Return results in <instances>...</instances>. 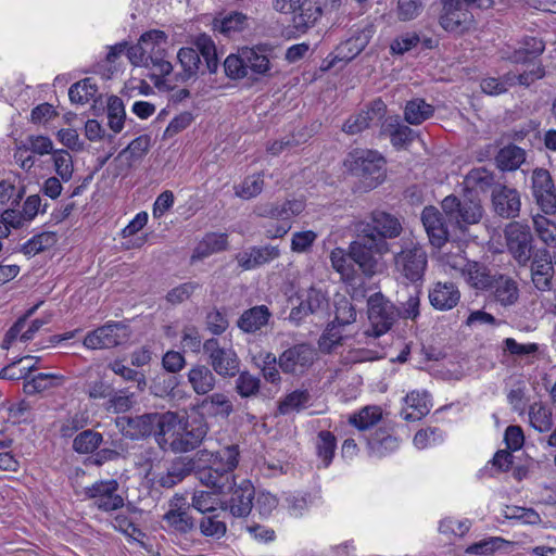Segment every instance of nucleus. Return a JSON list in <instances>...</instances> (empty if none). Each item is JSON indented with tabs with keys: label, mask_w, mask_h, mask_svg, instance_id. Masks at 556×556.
Segmentation results:
<instances>
[{
	"label": "nucleus",
	"mask_w": 556,
	"mask_h": 556,
	"mask_svg": "<svg viewBox=\"0 0 556 556\" xmlns=\"http://www.w3.org/2000/svg\"><path fill=\"white\" fill-rule=\"evenodd\" d=\"M239 446L231 444L217 452L200 450L195 453V476L214 493L224 494L235 480L233 471L239 464Z\"/></svg>",
	"instance_id": "obj_1"
},
{
	"label": "nucleus",
	"mask_w": 556,
	"mask_h": 556,
	"mask_svg": "<svg viewBox=\"0 0 556 556\" xmlns=\"http://www.w3.org/2000/svg\"><path fill=\"white\" fill-rule=\"evenodd\" d=\"M271 48L267 43L239 48L224 61L225 75L233 80L248 78L257 81L269 75Z\"/></svg>",
	"instance_id": "obj_2"
},
{
	"label": "nucleus",
	"mask_w": 556,
	"mask_h": 556,
	"mask_svg": "<svg viewBox=\"0 0 556 556\" xmlns=\"http://www.w3.org/2000/svg\"><path fill=\"white\" fill-rule=\"evenodd\" d=\"M386 159L377 151L353 149L344 160L348 172L358 179L356 189L368 192L380 186L387 177Z\"/></svg>",
	"instance_id": "obj_3"
},
{
	"label": "nucleus",
	"mask_w": 556,
	"mask_h": 556,
	"mask_svg": "<svg viewBox=\"0 0 556 556\" xmlns=\"http://www.w3.org/2000/svg\"><path fill=\"white\" fill-rule=\"evenodd\" d=\"M363 237L377 245L382 252H391L389 240L396 239L403 232V225L394 214L382 210H374L366 222L361 223Z\"/></svg>",
	"instance_id": "obj_4"
},
{
	"label": "nucleus",
	"mask_w": 556,
	"mask_h": 556,
	"mask_svg": "<svg viewBox=\"0 0 556 556\" xmlns=\"http://www.w3.org/2000/svg\"><path fill=\"white\" fill-rule=\"evenodd\" d=\"M394 267L403 279L421 287L428 267V254L418 242H403L401 251L394 253Z\"/></svg>",
	"instance_id": "obj_5"
},
{
	"label": "nucleus",
	"mask_w": 556,
	"mask_h": 556,
	"mask_svg": "<svg viewBox=\"0 0 556 556\" xmlns=\"http://www.w3.org/2000/svg\"><path fill=\"white\" fill-rule=\"evenodd\" d=\"M441 207L448 222L457 228L465 230L468 225L478 224L483 216V207L478 198L472 197L471 191L459 198L455 194L445 197Z\"/></svg>",
	"instance_id": "obj_6"
},
{
	"label": "nucleus",
	"mask_w": 556,
	"mask_h": 556,
	"mask_svg": "<svg viewBox=\"0 0 556 556\" xmlns=\"http://www.w3.org/2000/svg\"><path fill=\"white\" fill-rule=\"evenodd\" d=\"M367 307L371 329L366 333L379 338L387 333L397 319L396 306L381 292H376L368 298Z\"/></svg>",
	"instance_id": "obj_7"
},
{
	"label": "nucleus",
	"mask_w": 556,
	"mask_h": 556,
	"mask_svg": "<svg viewBox=\"0 0 556 556\" xmlns=\"http://www.w3.org/2000/svg\"><path fill=\"white\" fill-rule=\"evenodd\" d=\"M203 353L207 357V365L223 378H233L239 372L240 358L232 348L220 346L216 338L203 342Z\"/></svg>",
	"instance_id": "obj_8"
},
{
	"label": "nucleus",
	"mask_w": 556,
	"mask_h": 556,
	"mask_svg": "<svg viewBox=\"0 0 556 556\" xmlns=\"http://www.w3.org/2000/svg\"><path fill=\"white\" fill-rule=\"evenodd\" d=\"M506 247L509 254L521 267L528 266L533 254V235L528 225L514 222L504 230Z\"/></svg>",
	"instance_id": "obj_9"
},
{
	"label": "nucleus",
	"mask_w": 556,
	"mask_h": 556,
	"mask_svg": "<svg viewBox=\"0 0 556 556\" xmlns=\"http://www.w3.org/2000/svg\"><path fill=\"white\" fill-rule=\"evenodd\" d=\"M130 327L124 321H108L88 332L84 339L87 349H112L126 343L131 337Z\"/></svg>",
	"instance_id": "obj_10"
},
{
	"label": "nucleus",
	"mask_w": 556,
	"mask_h": 556,
	"mask_svg": "<svg viewBox=\"0 0 556 556\" xmlns=\"http://www.w3.org/2000/svg\"><path fill=\"white\" fill-rule=\"evenodd\" d=\"M208 429V424L203 416H186L176 440L169 441V450L174 453H187L195 450L206 438Z\"/></svg>",
	"instance_id": "obj_11"
},
{
	"label": "nucleus",
	"mask_w": 556,
	"mask_h": 556,
	"mask_svg": "<svg viewBox=\"0 0 556 556\" xmlns=\"http://www.w3.org/2000/svg\"><path fill=\"white\" fill-rule=\"evenodd\" d=\"M223 495H228V497L220 500L222 509L229 510L237 518L250 515L255 498V489L250 480L243 479L239 484L235 480L231 481V488L226 489V493Z\"/></svg>",
	"instance_id": "obj_12"
},
{
	"label": "nucleus",
	"mask_w": 556,
	"mask_h": 556,
	"mask_svg": "<svg viewBox=\"0 0 556 556\" xmlns=\"http://www.w3.org/2000/svg\"><path fill=\"white\" fill-rule=\"evenodd\" d=\"M467 0H441L440 26L448 33L464 34L473 24V15L466 5Z\"/></svg>",
	"instance_id": "obj_13"
},
{
	"label": "nucleus",
	"mask_w": 556,
	"mask_h": 556,
	"mask_svg": "<svg viewBox=\"0 0 556 556\" xmlns=\"http://www.w3.org/2000/svg\"><path fill=\"white\" fill-rule=\"evenodd\" d=\"M531 194L544 214L554 215L556 213V186L547 169L536 167L532 170Z\"/></svg>",
	"instance_id": "obj_14"
},
{
	"label": "nucleus",
	"mask_w": 556,
	"mask_h": 556,
	"mask_svg": "<svg viewBox=\"0 0 556 556\" xmlns=\"http://www.w3.org/2000/svg\"><path fill=\"white\" fill-rule=\"evenodd\" d=\"M351 257L354 266L357 265L358 269L366 277H372L378 273V257L388 252H382L377 245H374L368 238L363 237L359 231L357 238L350 243Z\"/></svg>",
	"instance_id": "obj_15"
},
{
	"label": "nucleus",
	"mask_w": 556,
	"mask_h": 556,
	"mask_svg": "<svg viewBox=\"0 0 556 556\" xmlns=\"http://www.w3.org/2000/svg\"><path fill=\"white\" fill-rule=\"evenodd\" d=\"M370 457L383 458L400 447V439L394 433L391 421L382 422L374 432L363 434Z\"/></svg>",
	"instance_id": "obj_16"
},
{
	"label": "nucleus",
	"mask_w": 556,
	"mask_h": 556,
	"mask_svg": "<svg viewBox=\"0 0 556 556\" xmlns=\"http://www.w3.org/2000/svg\"><path fill=\"white\" fill-rule=\"evenodd\" d=\"M119 484L115 479L100 480L85 488V495L94 501L102 511L117 510L124 506V498L117 493Z\"/></svg>",
	"instance_id": "obj_17"
},
{
	"label": "nucleus",
	"mask_w": 556,
	"mask_h": 556,
	"mask_svg": "<svg viewBox=\"0 0 556 556\" xmlns=\"http://www.w3.org/2000/svg\"><path fill=\"white\" fill-rule=\"evenodd\" d=\"M115 426L123 437L131 441L144 440L155 431V413H144L136 416H119Z\"/></svg>",
	"instance_id": "obj_18"
},
{
	"label": "nucleus",
	"mask_w": 556,
	"mask_h": 556,
	"mask_svg": "<svg viewBox=\"0 0 556 556\" xmlns=\"http://www.w3.org/2000/svg\"><path fill=\"white\" fill-rule=\"evenodd\" d=\"M314 349L308 343L294 344L278 357V366L283 374L303 372L314 362Z\"/></svg>",
	"instance_id": "obj_19"
},
{
	"label": "nucleus",
	"mask_w": 556,
	"mask_h": 556,
	"mask_svg": "<svg viewBox=\"0 0 556 556\" xmlns=\"http://www.w3.org/2000/svg\"><path fill=\"white\" fill-rule=\"evenodd\" d=\"M491 203L495 215L505 219H515L521 211V197L516 188L498 185L492 191Z\"/></svg>",
	"instance_id": "obj_20"
},
{
	"label": "nucleus",
	"mask_w": 556,
	"mask_h": 556,
	"mask_svg": "<svg viewBox=\"0 0 556 556\" xmlns=\"http://www.w3.org/2000/svg\"><path fill=\"white\" fill-rule=\"evenodd\" d=\"M530 263L531 279L534 287L541 292L552 290L555 270L549 251L545 248L535 250Z\"/></svg>",
	"instance_id": "obj_21"
},
{
	"label": "nucleus",
	"mask_w": 556,
	"mask_h": 556,
	"mask_svg": "<svg viewBox=\"0 0 556 556\" xmlns=\"http://www.w3.org/2000/svg\"><path fill=\"white\" fill-rule=\"evenodd\" d=\"M387 113V105L380 99L374 100L366 110L350 116L343 124L342 130L349 135H355L380 122Z\"/></svg>",
	"instance_id": "obj_22"
},
{
	"label": "nucleus",
	"mask_w": 556,
	"mask_h": 556,
	"mask_svg": "<svg viewBox=\"0 0 556 556\" xmlns=\"http://www.w3.org/2000/svg\"><path fill=\"white\" fill-rule=\"evenodd\" d=\"M163 530L175 535H187L195 529V520L190 515V507H182L170 501L169 509L163 515Z\"/></svg>",
	"instance_id": "obj_23"
},
{
	"label": "nucleus",
	"mask_w": 556,
	"mask_h": 556,
	"mask_svg": "<svg viewBox=\"0 0 556 556\" xmlns=\"http://www.w3.org/2000/svg\"><path fill=\"white\" fill-rule=\"evenodd\" d=\"M299 300V305L292 307L289 314V320L294 325H300L305 317L317 313L327 303L326 294L314 287L301 293Z\"/></svg>",
	"instance_id": "obj_24"
},
{
	"label": "nucleus",
	"mask_w": 556,
	"mask_h": 556,
	"mask_svg": "<svg viewBox=\"0 0 556 556\" xmlns=\"http://www.w3.org/2000/svg\"><path fill=\"white\" fill-rule=\"evenodd\" d=\"M185 417L186 415L172 410L165 413L155 412L154 439L161 447L164 448V445L169 446V441L176 440Z\"/></svg>",
	"instance_id": "obj_25"
},
{
	"label": "nucleus",
	"mask_w": 556,
	"mask_h": 556,
	"mask_svg": "<svg viewBox=\"0 0 556 556\" xmlns=\"http://www.w3.org/2000/svg\"><path fill=\"white\" fill-rule=\"evenodd\" d=\"M421 222L429 237L430 243L441 248L448 240V230L441 212L432 206H426L421 212Z\"/></svg>",
	"instance_id": "obj_26"
},
{
	"label": "nucleus",
	"mask_w": 556,
	"mask_h": 556,
	"mask_svg": "<svg viewBox=\"0 0 556 556\" xmlns=\"http://www.w3.org/2000/svg\"><path fill=\"white\" fill-rule=\"evenodd\" d=\"M544 51L545 42L543 39L533 36H526L519 41V48L510 52L506 60L513 64H534Z\"/></svg>",
	"instance_id": "obj_27"
},
{
	"label": "nucleus",
	"mask_w": 556,
	"mask_h": 556,
	"mask_svg": "<svg viewBox=\"0 0 556 556\" xmlns=\"http://www.w3.org/2000/svg\"><path fill=\"white\" fill-rule=\"evenodd\" d=\"M429 302L438 311H450L454 308L459 300L460 292L454 282L438 281L429 290Z\"/></svg>",
	"instance_id": "obj_28"
},
{
	"label": "nucleus",
	"mask_w": 556,
	"mask_h": 556,
	"mask_svg": "<svg viewBox=\"0 0 556 556\" xmlns=\"http://www.w3.org/2000/svg\"><path fill=\"white\" fill-rule=\"evenodd\" d=\"M349 424L356 428L363 434L374 432L382 422H388L383 419L382 408L377 405H367L359 410L349 416Z\"/></svg>",
	"instance_id": "obj_29"
},
{
	"label": "nucleus",
	"mask_w": 556,
	"mask_h": 556,
	"mask_svg": "<svg viewBox=\"0 0 556 556\" xmlns=\"http://www.w3.org/2000/svg\"><path fill=\"white\" fill-rule=\"evenodd\" d=\"M251 18L238 11H231L226 14H220L213 20V29L223 34L228 38H232L243 31L250 29Z\"/></svg>",
	"instance_id": "obj_30"
},
{
	"label": "nucleus",
	"mask_w": 556,
	"mask_h": 556,
	"mask_svg": "<svg viewBox=\"0 0 556 556\" xmlns=\"http://www.w3.org/2000/svg\"><path fill=\"white\" fill-rule=\"evenodd\" d=\"M280 250L277 245L251 247L249 251L239 253L237 256L239 265L245 269H253L277 260Z\"/></svg>",
	"instance_id": "obj_31"
},
{
	"label": "nucleus",
	"mask_w": 556,
	"mask_h": 556,
	"mask_svg": "<svg viewBox=\"0 0 556 556\" xmlns=\"http://www.w3.org/2000/svg\"><path fill=\"white\" fill-rule=\"evenodd\" d=\"M491 289L494 300L504 307L515 305L520 296L518 282L504 274H497Z\"/></svg>",
	"instance_id": "obj_32"
},
{
	"label": "nucleus",
	"mask_w": 556,
	"mask_h": 556,
	"mask_svg": "<svg viewBox=\"0 0 556 556\" xmlns=\"http://www.w3.org/2000/svg\"><path fill=\"white\" fill-rule=\"evenodd\" d=\"M321 14L323 9L318 1L300 0V2L296 3L293 15V25L299 31L305 33L309 27L315 25Z\"/></svg>",
	"instance_id": "obj_33"
},
{
	"label": "nucleus",
	"mask_w": 556,
	"mask_h": 556,
	"mask_svg": "<svg viewBox=\"0 0 556 556\" xmlns=\"http://www.w3.org/2000/svg\"><path fill=\"white\" fill-rule=\"evenodd\" d=\"M463 275L468 285L477 290H490L497 274H492L491 269L479 262H468L463 269Z\"/></svg>",
	"instance_id": "obj_34"
},
{
	"label": "nucleus",
	"mask_w": 556,
	"mask_h": 556,
	"mask_svg": "<svg viewBox=\"0 0 556 556\" xmlns=\"http://www.w3.org/2000/svg\"><path fill=\"white\" fill-rule=\"evenodd\" d=\"M197 408L201 410L199 415L205 418L210 417H222L228 418L233 412V406L231 401L224 393H213L207 395L203 400H201L197 404Z\"/></svg>",
	"instance_id": "obj_35"
},
{
	"label": "nucleus",
	"mask_w": 556,
	"mask_h": 556,
	"mask_svg": "<svg viewBox=\"0 0 556 556\" xmlns=\"http://www.w3.org/2000/svg\"><path fill=\"white\" fill-rule=\"evenodd\" d=\"M271 317L266 305H256L245 309L237 320V326L244 333H255L265 327Z\"/></svg>",
	"instance_id": "obj_36"
},
{
	"label": "nucleus",
	"mask_w": 556,
	"mask_h": 556,
	"mask_svg": "<svg viewBox=\"0 0 556 556\" xmlns=\"http://www.w3.org/2000/svg\"><path fill=\"white\" fill-rule=\"evenodd\" d=\"M188 381L198 395H207L216 386L214 371L207 366L197 364L188 371Z\"/></svg>",
	"instance_id": "obj_37"
},
{
	"label": "nucleus",
	"mask_w": 556,
	"mask_h": 556,
	"mask_svg": "<svg viewBox=\"0 0 556 556\" xmlns=\"http://www.w3.org/2000/svg\"><path fill=\"white\" fill-rule=\"evenodd\" d=\"M525 162L526 151L514 143L501 148L495 155L496 167L502 172H514Z\"/></svg>",
	"instance_id": "obj_38"
},
{
	"label": "nucleus",
	"mask_w": 556,
	"mask_h": 556,
	"mask_svg": "<svg viewBox=\"0 0 556 556\" xmlns=\"http://www.w3.org/2000/svg\"><path fill=\"white\" fill-rule=\"evenodd\" d=\"M165 55L166 51L164 47H157V49L151 47L143 63L144 67L153 68L157 72V74L153 73L150 75V78L154 81L156 87L163 81L162 77L169 75L173 71V65L165 60Z\"/></svg>",
	"instance_id": "obj_39"
},
{
	"label": "nucleus",
	"mask_w": 556,
	"mask_h": 556,
	"mask_svg": "<svg viewBox=\"0 0 556 556\" xmlns=\"http://www.w3.org/2000/svg\"><path fill=\"white\" fill-rule=\"evenodd\" d=\"M330 261L333 269L339 273L344 282L354 285L357 278V271L351 257V251L345 252L343 249L336 248L330 253Z\"/></svg>",
	"instance_id": "obj_40"
},
{
	"label": "nucleus",
	"mask_w": 556,
	"mask_h": 556,
	"mask_svg": "<svg viewBox=\"0 0 556 556\" xmlns=\"http://www.w3.org/2000/svg\"><path fill=\"white\" fill-rule=\"evenodd\" d=\"M434 114L433 105L421 98L407 101L404 108V118L409 125H420Z\"/></svg>",
	"instance_id": "obj_41"
},
{
	"label": "nucleus",
	"mask_w": 556,
	"mask_h": 556,
	"mask_svg": "<svg viewBox=\"0 0 556 556\" xmlns=\"http://www.w3.org/2000/svg\"><path fill=\"white\" fill-rule=\"evenodd\" d=\"M311 401V393L308 390H294L288 393L283 399L278 402L277 415H288L292 412H301L307 407Z\"/></svg>",
	"instance_id": "obj_42"
},
{
	"label": "nucleus",
	"mask_w": 556,
	"mask_h": 556,
	"mask_svg": "<svg viewBox=\"0 0 556 556\" xmlns=\"http://www.w3.org/2000/svg\"><path fill=\"white\" fill-rule=\"evenodd\" d=\"M468 187L481 192L493 191L496 186L501 185L495 179V174L485 167L472 168L465 178Z\"/></svg>",
	"instance_id": "obj_43"
},
{
	"label": "nucleus",
	"mask_w": 556,
	"mask_h": 556,
	"mask_svg": "<svg viewBox=\"0 0 556 556\" xmlns=\"http://www.w3.org/2000/svg\"><path fill=\"white\" fill-rule=\"evenodd\" d=\"M316 455L321 460L324 468H328L334 457L337 450V438L329 430H321L317 433L315 442Z\"/></svg>",
	"instance_id": "obj_44"
},
{
	"label": "nucleus",
	"mask_w": 556,
	"mask_h": 556,
	"mask_svg": "<svg viewBox=\"0 0 556 556\" xmlns=\"http://www.w3.org/2000/svg\"><path fill=\"white\" fill-rule=\"evenodd\" d=\"M193 43L199 55H201L204 59L207 71L211 74H215L218 70L219 61L217 56L216 46L211 36L206 34H200L195 37Z\"/></svg>",
	"instance_id": "obj_45"
},
{
	"label": "nucleus",
	"mask_w": 556,
	"mask_h": 556,
	"mask_svg": "<svg viewBox=\"0 0 556 556\" xmlns=\"http://www.w3.org/2000/svg\"><path fill=\"white\" fill-rule=\"evenodd\" d=\"M177 59L182 67V72L177 75L179 80L187 81L197 75L201 60L194 48H180L177 53Z\"/></svg>",
	"instance_id": "obj_46"
},
{
	"label": "nucleus",
	"mask_w": 556,
	"mask_h": 556,
	"mask_svg": "<svg viewBox=\"0 0 556 556\" xmlns=\"http://www.w3.org/2000/svg\"><path fill=\"white\" fill-rule=\"evenodd\" d=\"M235 381V391L241 399L256 397L261 393V379L252 375L249 370L237 374Z\"/></svg>",
	"instance_id": "obj_47"
},
{
	"label": "nucleus",
	"mask_w": 556,
	"mask_h": 556,
	"mask_svg": "<svg viewBox=\"0 0 556 556\" xmlns=\"http://www.w3.org/2000/svg\"><path fill=\"white\" fill-rule=\"evenodd\" d=\"M103 442L102 433L92 429L80 431L73 440V450L78 454H92Z\"/></svg>",
	"instance_id": "obj_48"
},
{
	"label": "nucleus",
	"mask_w": 556,
	"mask_h": 556,
	"mask_svg": "<svg viewBox=\"0 0 556 556\" xmlns=\"http://www.w3.org/2000/svg\"><path fill=\"white\" fill-rule=\"evenodd\" d=\"M98 92V86L92 78H84L73 84L68 89V98L73 104H85Z\"/></svg>",
	"instance_id": "obj_49"
},
{
	"label": "nucleus",
	"mask_w": 556,
	"mask_h": 556,
	"mask_svg": "<svg viewBox=\"0 0 556 556\" xmlns=\"http://www.w3.org/2000/svg\"><path fill=\"white\" fill-rule=\"evenodd\" d=\"M56 241V235L52 231H46L33 236L21 247V252L25 255H35L46 249L51 248Z\"/></svg>",
	"instance_id": "obj_50"
},
{
	"label": "nucleus",
	"mask_w": 556,
	"mask_h": 556,
	"mask_svg": "<svg viewBox=\"0 0 556 556\" xmlns=\"http://www.w3.org/2000/svg\"><path fill=\"white\" fill-rule=\"evenodd\" d=\"M179 380L174 375L160 374L150 384V392L157 397H174L175 389L178 387Z\"/></svg>",
	"instance_id": "obj_51"
},
{
	"label": "nucleus",
	"mask_w": 556,
	"mask_h": 556,
	"mask_svg": "<svg viewBox=\"0 0 556 556\" xmlns=\"http://www.w3.org/2000/svg\"><path fill=\"white\" fill-rule=\"evenodd\" d=\"M108 119L109 127L115 134L122 131L126 119V112L123 100L117 96H111L108 99Z\"/></svg>",
	"instance_id": "obj_52"
},
{
	"label": "nucleus",
	"mask_w": 556,
	"mask_h": 556,
	"mask_svg": "<svg viewBox=\"0 0 556 556\" xmlns=\"http://www.w3.org/2000/svg\"><path fill=\"white\" fill-rule=\"evenodd\" d=\"M337 321L329 323L318 339V348L323 353H331L338 345L343 342V336Z\"/></svg>",
	"instance_id": "obj_53"
},
{
	"label": "nucleus",
	"mask_w": 556,
	"mask_h": 556,
	"mask_svg": "<svg viewBox=\"0 0 556 556\" xmlns=\"http://www.w3.org/2000/svg\"><path fill=\"white\" fill-rule=\"evenodd\" d=\"M334 321L338 325H351L356 320V308L344 295L337 294L334 298Z\"/></svg>",
	"instance_id": "obj_54"
},
{
	"label": "nucleus",
	"mask_w": 556,
	"mask_h": 556,
	"mask_svg": "<svg viewBox=\"0 0 556 556\" xmlns=\"http://www.w3.org/2000/svg\"><path fill=\"white\" fill-rule=\"evenodd\" d=\"M419 46L418 31H405L390 42V54L402 56Z\"/></svg>",
	"instance_id": "obj_55"
},
{
	"label": "nucleus",
	"mask_w": 556,
	"mask_h": 556,
	"mask_svg": "<svg viewBox=\"0 0 556 556\" xmlns=\"http://www.w3.org/2000/svg\"><path fill=\"white\" fill-rule=\"evenodd\" d=\"M530 425L539 432H547L553 427L552 412L541 404H533L529 410Z\"/></svg>",
	"instance_id": "obj_56"
},
{
	"label": "nucleus",
	"mask_w": 556,
	"mask_h": 556,
	"mask_svg": "<svg viewBox=\"0 0 556 556\" xmlns=\"http://www.w3.org/2000/svg\"><path fill=\"white\" fill-rule=\"evenodd\" d=\"M150 143L151 139L148 135H141L135 138L125 149L118 153L114 162L121 161L125 155H128V157L131 160L142 159L149 151Z\"/></svg>",
	"instance_id": "obj_57"
},
{
	"label": "nucleus",
	"mask_w": 556,
	"mask_h": 556,
	"mask_svg": "<svg viewBox=\"0 0 556 556\" xmlns=\"http://www.w3.org/2000/svg\"><path fill=\"white\" fill-rule=\"evenodd\" d=\"M533 224L540 240L548 247H556V224L540 215L533 217Z\"/></svg>",
	"instance_id": "obj_58"
},
{
	"label": "nucleus",
	"mask_w": 556,
	"mask_h": 556,
	"mask_svg": "<svg viewBox=\"0 0 556 556\" xmlns=\"http://www.w3.org/2000/svg\"><path fill=\"white\" fill-rule=\"evenodd\" d=\"M53 163L56 174L60 178L67 182L73 176V161L71 154L66 150H56L53 152Z\"/></svg>",
	"instance_id": "obj_59"
},
{
	"label": "nucleus",
	"mask_w": 556,
	"mask_h": 556,
	"mask_svg": "<svg viewBox=\"0 0 556 556\" xmlns=\"http://www.w3.org/2000/svg\"><path fill=\"white\" fill-rule=\"evenodd\" d=\"M422 10V0H397L396 16L401 22H409L417 18Z\"/></svg>",
	"instance_id": "obj_60"
},
{
	"label": "nucleus",
	"mask_w": 556,
	"mask_h": 556,
	"mask_svg": "<svg viewBox=\"0 0 556 556\" xmlns=\"http://www.w3.org/2000/svg\"><path fill=\"white\" fill-rule=\"evenodd\" d=\"M199 529L204 536L220 539L226 534L227 526L217 516H204L199 522Z\"/></svg>",
	"instance_id": "obj_61"
},
{
	"label": "nucleus",
	"mask_w": 556,
	"mask_h": 556,
	"mask_svg": "<svg viewBox=\"0 0 556 556\" xmlns=\"http://www.w3.org/2000/svg\"><path fill=\"white\" fill-rule=\"evenodd\" d=\"M278 357L271 352H266L262 355L261 372L267 382L273 384H279L281 382V376L277 368Z\"/></svg>",
	"instance_id": "obj_62"
},
{
	"label": "nucleus",
	"mask_w": 556,
	"mask_h": 556,
	"mask_svg": "<svg viewBox=\"0 0 556 556\" xmlns=\"http://www.w3.org/2000/svg\"><path fill=\"white\" fill-rule=\"evenodd\" d=\"M214 491H197L192 496L191 506L201 514L212 513L216 510L217 505L220 506V501L214 497Z\"/></svg>",
	"instance_id": "obj_63"
},
{
	"label": "nucleus",
	"mask_w": 556,
	"mask_h": 556,
	"mask_svg": "<svg viewBox=\"0 0 556 556\" xmlns=\"http://www.w3.org/2000/svg\"><path fill=\"white\" fill-rule=\"evenodd\" d=\"M263 176L255 174L247 177L239 189L236 190V194L242 199H251L258 195L263 190Z\"/></svg>",
	"instance_id": "obj_64"
}]
</instances>
